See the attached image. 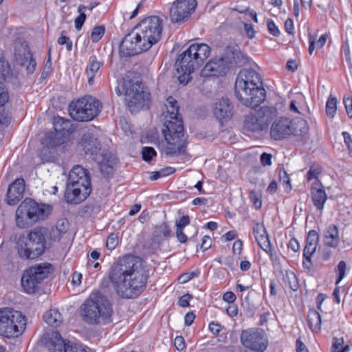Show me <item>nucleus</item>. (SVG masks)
Masks as SVG:
<instances>
[{
	"instance_id": "obj_2",
	"label": "nucleus",
	"mask_w": 352,
	"mask_h": 352,
	"mask_svg": "<svg viewBox=\"0 0 352 352\" xmlns=\"http://www.w3.org/2000/svg\"><path fill=\"white\" fill-rule=\"evenodd\" d=\"M135 32L126 34L120 45L123 56H131L148 50L162 37L163 20L157 16L142 19L135 28Z\"/></svg>"
},
{
	"instance_id": "obj_39",
	"label": "nucleus",
	"mask_w": 352,
	"mask_h": 352,
	"mask_svg": "<svg viewBox=\"0 0 352 352\" xmlns=\"http://www.w3.org/2000/svg\"><path fill=\"white\" fill-rule=\"evenodd\" d=\"M105 29L102 25L96 26L93 28L91 34V38L94 43L98 42L103 36Z\"/></svg>"
},
{
	"instance_id": "obj_27",
	"label": "nucleus",
	"mask_w": 352,
	"mask_h": 352,
	"mask_svg": "<svg viewBox=\"0 0 352 352\" xmlns=\"http://www.w3.org/2000/svg\"><path fill=\"white\" fill-rule=\"evenodd\" d=\"M253 234L261 248L267 253L271 252L269 236L264 226L256 223L253 228Z\"/></svg>"
},
{
	"instance_id": "obj_19",
	"label": "nucleus",
	"mask_w": 352,
	"mask_h": 352,
	"mask_svg": "<svg viewBox=\"0 0 352 352\" xmlns=\"http://www.w3.org/2000/svg\"><path fill=\"white\" fill-rule=\"evenodd\" d=\"M51 352H87L86 349L80 344L63 339L58 331H53L50 342L47 344Z\"/></svg>"
},
{
	"instance_id": "obj_62",
	"label": "nucleus",
	"mask_w": 352,
	"mask_h": 352,
	"mask_svg": "<svg viewBox=\"0 0 352 352\" xmlns=\"http://www.w3.org/2000/svg\"><path fill=\"white\" fill-rule=\"evenodd\" d=\"M285 31L289 34H293V30H294V24H293V21L292 19H287L285 22Z\"/></svg>"
},
{
	"instance_id": "obj_28",
	"label": "nucleus",
	"mask_w": 352,
	"mask_h": 352,
	"mask_svg": "<svg viewBox=\"0 0 352 352\" xmlns=\"http://www.w3.org/2000/svg\"><path fill=\"white\" fill-rule=\"evenodd\" d=\"M80 144L86 154L96 156L97 152L100 150V144L98 139L89 133L82 135Z\"/></svg>"
},
{
	"instance_id": "obj_3",
	"label": "nucleus",
	"mask_w": 352,
	"mask_h": 352,
	"mask_svg": "<svg viewBox=\"0 0 352 352\" xmlns=\"http://www.w3.org/2000/svg\"><path fill=\"white\" fill-rule=\"evenodd\" d=\"M166 101V120L162 129L164 141L158 142L157 147L167 156L179 155L184 153L187 145L184 135L183 122L179 116V107L175 98L170 96Z\"/></svg>"
},
{
	"instance_id": "obj_43",
	"label": "nucleus",
	"mask_w": 352,
	"mask_h": 352,
	"mask_svg": "<svg viewBox=\"0 0 352 352\" xmlns=\"http://www.w3.org/2000/svg\"><path fill=\"white\" fill-rule=\"evenodd\" d=\"M126 82H132V80L129 78H124L123 80L119 83L116 88L115 91L118 96L124 94L126 96V87H124Z\"/></svg>"
},
{
	"instance_id": "obj_29",
	"label": "nucleus",
	"mask_w": 352,
	"mask_h": 352,
	"mask_svg": "<svg viewBox=\"0 0 352 352\" xmlns=\"http://www.w3.org/2000/svg\"><path fill=\"white\" fill-rule=\"evenodd\" d=\"M244 130L247 133H260L265 131L259 119L256 117L254 113H250L245 117Z\"/></svg>"
},
{
	"instance_id": "obj_33",
	"label": "nucleus",
	"mask_w": 352,
	"mask_h": 352,
	"mask_svg": "<svg viewBox=\"0 0 352 352\" xmlns=\"http://www.w3.org/2000/svg\"><path fill=\"white\" fill-rule=\"evenodd\" d=\"M285 286H288L292 290L296 291L298 289V282L296 274L289 270L285 271L283 276Z\"/></svg>"
},
{
	"instance_id": "obj_44",
	"label": "nucleus",
	"mask_w": 352,
	"mask_h": 352,
	"mask_svg": "<svg viewBox=\"0 0 352 352\" xmlns=\"http://www.w3.org/2000/svg\"><path fill=\"white\" fill-rule=\"evenodd\" d=\"M197 276L198 273L194 272L184 273L179 276L178 278V281L179 283L184 284L192 279L195 276Z\"/></svg>"
},
{
	"instance_id": "obj_32",
	"label": "nucleus",
	"mask_w": 352,
	"mask_h": 352,
	"mask_svg": "<svg viewBox=\"0 0 352 352\" xmlns=\"http://www.w3.org/2000/svg\"><path fill=\"white\" fill-rule=\"evenodd\" d=\"M43 320L52 327H58L63 322V317L56 309H51L43 315Z\"/></svg>"
},
{
	"instance_id": "obj_1",
	"label": "nucleus",
	"mask_w": 352,
	"mask_h": 352,
	"mask_svg": "<svg viewBox=\"0 0 352 352\" xmlns=\"http://www.w3.org/2000/svg\"><path fill=\"white\" fill-rule=\"evenodd\" d=\"M109 278L120 297L132 299L144 291L148 275L140 257L126 255L111 266Z\"/></svg>"
},
{
	"instance_id": "obj_5",
	"label": "nucleus",
	"mask_w": 352,
	"mask_h": 352,
	"mask_svg": "<svg viewBox=\"0 0 352 352\" xmlns=\"http://www.w3.org/2000/svg\"><path fill=\"white\" fill-rule=\"evenodd\" d=\"M210 54V47L206 43H193L177 58L175 66L179 74L178 80L186 85L190 74L200 68Z\"/></svg>"
},
{
	"instance_id": "obj_64",
	"label": "nucleus",
	"mask_w": 352,
	"mask_h": 352,
	"mask_svg": "<svg viewBox=\"0 0 352 352\" xmlns=\"http://www.w3.org/2000/svg\"><path fill=\"white\" fill-rule=\"evenodd\" d=\"M195 318V315L192 312H188L186 314L184 318V322L186 326H190L193 322Z\"/></svg>"
},
{
	"instance_id": "obj_56",
	"label": "nucleus",
	"mask_w": 352,
	"mask_h": 352,
	"mask_svg": "<svg viewBox=\"0 0 352 352\" xmlns=\"http://www.w3.org/2000/svg\"><path fill=\"white\" fill-rule=\"evenodd\" d=\"M261 163L263 166H269L272 164V155L270 154L263 153L261 155Z\"/></svg>"
},
{
	"instance_id": "obj_38",
	"label": "nucleus",
	"mask_w": 352,
	"mask_h": 352,
	"mask_svg": "<svg viewBox=\"0 0 352 352\" xmlns=\"http://www.w3.org/2000/svg\"><path fill=\"white\" fill-rule=\"evenodd\" d=\"M279 180L280 182L285 186V190L286 192H289L292 190V185L290 184L289 175L283 168L280 169Z\"/></svg>"
},
{
	"instance_id": "obj_50",
	"label": "nucleus",
	"mask_w": 352,
	"mask_h": 352,
	"mask_svg": "<svg viewBox=\"0 0 352 352\" xmlns=\"http://www.w3.org/2000/svg\"><path fill=\"white\" fill-rule=\"evenodd\" d=\"M305 245L303 250L302 265L305 268H308L307 266V263L308 262V234L305 236Z\"/></svg>"
},
{
	"instance_id": "obj_6",
	"label": "nucleus",
	"mask_w": 352,
	"mask_h": 352,
	"mask_svg": "<svg viewBox=\"0 0 352 352\" xmlns=\"http://www.w3.org/2000/svg\"><path fill=\"white\" fill-rule=\"evenodd\" d=\"M91 192L89 171L80 165L70 170L67 179L65 197L67 202L78 204L85 201Z\"/></svg>"
},
{
	"instance_id": "obj_61",
	"label": "nucleus",
	"mask_w": 352,
	"mask_h": 352,
	"mask_svg": "<svg viewBox=\"0 0 352 352\" xmlns=\"http://www.w3.org/2000/svg\"><path fill=\"white\" fill-rule=\"evenodd\" d=\"M288 248L295 252L299 251L300 245L298 241L294 238L292 239L288 244Z\"/></svg>"
},
{
	"instance_id": "obj_55",
	"label": "nucleus",
	"mask_w": 352,
	"mask_h": 352,
	"mask_svg": "<svg viewBox=\"0 0 352 352\" xmlns=\"http://www.w3.org/2000/svg\"><path fill=\"white\" fill-rule=\"evenodd\" d=\"M191 298L192 296L190 294H185L179 298L178 303L181 307H186L189 306V300Z\"/></svg>"
},
{
	"instance_id": "obj_58",
	"label": "nucleus",
	"mask_w": 352,
	"mask_h": 352,
	"mask_svg": "<svg viewBox=\"0 0 352 352\" xmlns=\"http://www.w3.org/2000/svg\"><path fill=\"white\" fill-rule=\"evenodd\" d=\"M210 331L214 335H217L221 331V326L217 322H210L209 324Z\"/></svg>"
},
{
	"instance_id": "obj_60",
	"label": "nucleus",
	"mask_w": 352,
	"mask_h": 352,
	"mask_svg": "<svg viewBox=\"0 0 352 352\" xmlns=\"http://www.w3.org/2000/svg\"><path fill=\"white\" fill-rule=\"evenodd\" d=\"M227 314L230 317L236 316L238 314V308L236 305H230L226 309Z\"/></svg>"
},
{
	"instance_id": "obj_36",
	"label": "nucleus",
	"mask_w": 352,
	"mask_h": 352,
	"mask_svg": "<svg viewBox=\"0 0 352 352\" xmlns=\"http://www.w3.org/2000/svg\"><path fill=\"white\" fill-rule=\"evenodd\" d=\"M337 111V99L333 95H330L326 104V113L330 118H333Z\"/></svg>"
},
{
	"instance_id": "obj_25",
	"label": "nucleus",
	"mask_w": 352,
	"mask_h": 352,
	"mask_svg": "<svg viewBox=\"0 0 352 352\" xmlns=\"http://www.w3.org/2000/svg\"><path fill=\"white\" fill-rule=\"evenodd\" d=\"M10 69L8 63L0 55V107L8 102L9 95L3 81L10 75Z\"/></svg>"
},
{
	"instance_id": "obj_52",
	"label": "nucleus",
	"mask_w": 352,
	"mask_h": 352,
	"mask_svg": "<svg viewBox=\"0 0 352 352\" xmlns=\"http://www.w3.org/2000/svg\"><path fill=\"white\" fill-rule=\"evenodd\" d=\"M211 245H212V240H211L210 237L207 235L204 236L202 238V243L201 244V248L204 251H205V250H208L211 247Z\"/></svg>"
},
{
	"instance_id": "obj_31",
	"label": "nucleus",
	"mask_w": 352,
	"mask_h": 352,
	"mask_svg": "<svg viewBox=\"0 0 352 352\" xmlns=\"http://www.w3.org/2000/svg\"><path fill=\"white\" fill-rule=\"evenodd\" d=\"M102 65V63L98 60L95 56H91L89 58L86 69V74L88 77V82L89 85H92L94 83V78Z\"/></svg>"
},
{
	"instance_id": "obj_59",
	"label": "nucleus",
	"mask_w": 352,
	"mask_h": 352,
	"mask_svg": "<svg viewBox=\"0 0 352 352\" xmlns=\"http://www.w3.org/2000/svg\"><path fill=\"white\" fill-rule=\"evenodd\" d=\"M176 236L180 243H186L188 240L187 236L184 233V229H176Z\"/></svg>"
},
{
	"instance_id": "obj_57",
	"label": "nucleus",
	"mask_w": 352,
	"mask_h": 352,
	"mask_svg": "<svg viewBox=\"0 0 352 352\" xmlns=\"http://www.w3.org/2000/svg\"><path fill=\"white\" fill-rule=\"evenodd\" d=\"M223 300L229 303H233L236 300V296L232 292H227L223 295Z\"/></svg>"
},
{
	"instance_id": "obj_42",
	"label": "nucleus",
	"mask_w": 352,
	"mask_h": 352,
	"mask_svg": "<svg viewBox=\"0 0 352 352\" xmlns=\"http://www.w3.org/2000/svg\"><path fill=\"white\" fill-rule=\"evenodd\" d=\"M118 244V236L114 234H111L107 239V243H106L107 248L109 250H112L116 248V247L117 246Z\"/></svg>"
},
{
	"instance_id": "obj_10",
	"label": "nucleus",
	"mask_w": 352,
	"mask_h": 352,
	"mask_svg": "<svg viewBox=\"0 0 352 352\" xmlns=\"http://www.w3.org/2000/svg\"><path fill=\"white\" fill-rule=\"evenodd\" d=\"M307 132L305 120L299 118L290 120L281 117L272 124L270 135L274 140H282L292 135L302 136Z\"/></svg>"
},
{
	"instance_id": "obj_15",
	"label": "nucleus",
	"mask_w": 352,
	"mask_h": 352,
	"mask_svg": "<svg viewBox=\"0 0 352 352\" xmlns=\"http://www.w3.org/2000/svg\"><path fill=\"white\" fill-rule=\"evenodd\" d=\"M53 124L54 131L46 133L41 140L42 144L47 148H54L63 144L65 138L69 135L71 124L69 120L55 117Z\"/></svg>"
},
{
	"instance_id": "obj_37",
	"label": "nucleus",
	"mask_w": 352,
	"mask_h": 352,
	"mask_svg": "<svg viewBox=\"0 0 352 352\" xmlns=\"http://www.w3.org/2000/svg\"><path fill=\"white\" fill-rule=\"evenodd\" d=\"M319 241V235L315 230H309V262L310 257L316 252Z\"/></svg>"
},
{
	"instance_id": "obj_9",
	"label": "nucleus",
	"mask_w": 352,
	"mask_h": 352,
	"mask_svg": "<svg viewBox=\"0 0 352 352\" xmlns=\"http://www.w3.org/2000/svg\"><path fill=\"white\" fill-rule=\"evenodd\" d=\"M52 210L50 205L26 198L16 210V225L21 229L29 228L36 222L45 220L51 214Z\"/></svg>"
},
{
	"instance_id": "obj_14",
	"label": "nucleus",
	"mask_w": 352,
	"mask_h": 352,
	"mask_svg": "<svg viewBox=\"0 0 352 352\" xmlns=\"http://www.w3.org/2000/svg\"><path fill=\"white\" fill-rule=\"evenodd\" d=\"M3 329L1 336L7 338H17L25 329L26 320L20 311L4 308Z\"/></svg>"
},
{
	"instance_id": "obj_46",
	"label": "nucleus",
	"mask_w": 352,
	"mask_h": 352,
	"mask_svg": "<svg viewBox=\"0 0 352 352\" xmlns=\"http://www.w3.org/2000/svg\"><path fill=\"white\" fill-rule=\"evenodd\" d=\"M58 43L59 45H65L67 50L70 52L72 50V41L70 38L67 36L62 35L58 38Z\"/></svg>"
},
{
	"instance_id": "obj_18",
	"label": "nucleus",
	"mask_w": 352,
	"mask_h": 352,
	"mask_svg": "<svg viewBox=\"0 0 352 352\" xmlns=\"http://www.w3.org/2000/svg\"><path fill=\"white\" fill-rule=\"evenodd\" d=\"M196 0H176L170 8V19L173 23L185 21L197 7Z\"/></svg>"
},
{
	"instance_id": "obj_40",
	"label": "nucleus",
	"mask_w": 352,
	"mask_h": 352,
	"mask_svg": "<svg viewBox=\"0 0 352 352\" xmlns=\"http://www.w3.org/2000/svg\"><path fill=\"white\" fill-rule=\"evenodd\" d=\"M142 155L143 160L149 162L157 155V153L153 147L144 146L142 148Z\"/></svg>"
},
{
	"instance_id": "obj_23",
	"label": "nucleus",
	"mask_w": 352,
	"mask_h": 352,
	"mask_svg": "<svg viewBox=\"0 0 352 352\" xmlns=\"http://www.w3.org/2000/svg\"><path fill=\"white\" fill-rule=\"evenodd\" d=\"M24 191L25 180L23 178L16 179L8 187L7 204L15 206L22 199Z\"/></svg>"
},
{
	"instance_id": "obj_16",
	"label": "nucleus",
	"mask_w": 352,
	"mask_h": 352,
	"mask_svg": "<svg viewBox=\"0 0 352 352\" xmlns=\"http://www.w3.org/2000/svg\"><path fill=\"white\" fill-rule=\"evenodd\" d=\"M322 173V168L319 164H313L309 166V184L311 185V199L314 206L322 210L327 200V196L324 187L318 179Z\"/></svg>"
},
{
	"instance_id": "obj_45",
	"label": "nucleus",
	"mask_w": 352,
	"mask_h": 352,
	"mask_svg": "<svg viewBox=\"0 0 352 352\" xmlns=\"http://www.w3.org/2000/svg\"><path fill=\"white\" fill-rule=\"evenodd\" d=\"M267 26L269 32L274 36H278L280 34V31L278 27L275 25L272 19H267Z\"/></svg>"
},
{
	"instance_id": "obj_47",
	"label": "nucleus",
	"mask_w": 352,
	"mask_h": 352,
	"mask_svg": "<svg viewBox=\"0 0 352 352\" xmlns=\"http://www.w3.org/2000/svg\"><path fill=\"white\" fill-rule=\"evenodd\" d=\"M190 223V219L188 215L182 216L178 221H176V227L179 229H184Z\"/></svg>"
},
{
	"instance_id": "obj_30",
	"label": "nucleus",
	"mask_w": 352,
	"mask_h": 352,
	"mask_svg": "<svg viewBox=\"0 0 352 352\" xmlns=\"http://www.w3.org/2000/svg\"><path fill=\"white\" fill-rule=\"evenodd\" d=\"M324 241L325 245L329 247L335 248L338 246L340 238L337 226L335 225L329 226L324 234Z\"/></svg>"
},
{
	"instance_id": "obj_11",
	"label": "nucleus",
	"mask_w": 352,
	"mask_h": 352,
	"mask_svg": "<svg viewBox=\"0 0 352 352\" xmlns=\"http://www.w3.org/2000/svg\"><path fill=\"white\" fill-rule=\"evenodd\" d=\"M101 108L100 101L91 96H86L69 106L70 116L75 120L87 122L92 120L99 113Z\"/></svg>"
},
{
	"instance_id": "obj_13",
	"label": "nucleus",
	"mask_w": 352,
	"mask_h": 352,
	"mask_svg": "<svg viewBox=\"0 0 352 352\" xmlns=\"http://www.w3.org/2000/svg\"><path fill=\"white\" fill-rule=\"evenodd\" d=\"M124 87H126L125 100L131 113L148 106L150 94L143 90L141 82H126Z\"/></svg>"
},
{
	"instance_id": "obj_34",
	"label": "nucleus",
	"mask_w": 352,
	"mask_h": 352,
	"mask_svg": "<svg viewBox=\"0 0 352 352\" xmlns=\"http://www.w3.org/2000/svg\"><path fill=\"white\" fill-rule=\"evenodd\" d=\"M327 35L322 34L318 40L314 37L309 36V55L312 54L316 49H321L326 43Z\"/></svg>"
},
{
	"instance_id": "obj_8",
	"label": "nucleus",
	"mask_w": 352,
	"mask_h": 352,
	"mask_svg": "<svg viewBox=\"0 0 352 352\" xmlns=\"http://www.w3.org/2000/svg\"><path fill=\"white\" fill-rule=\"evenodd\" d=\"M47 230L37 227L27 235L20 236L16 243L19 257L23 260H33L41 256L46 248Z\"/></svg>"
},
{
	"instance_id": "obj_22",
	"label": "nucleus",
	"mask_w": 352,
	"mask_h": 352,
	"mask_svg": "<svg viewBox=\"0 0 352 352\" xmlns=\"http://www.w3.org/2000/svg\"><path fill=\"white\" fill-rule=\"evenodd\" d=\"M98 162L101 173L106 177H111L115 170L116 158L109 152H102L94 158Z\"/></svg>"
},
{
	"instance_id": "obj_53",
	"label": "nucleus",
	"mask_w": 352,
	"mask_h": 352,
	"mask_svg": "<svg viewBox=\"0 0 352 352\" xmlns=\"http://www.w3.org/2000/svg\"><path fill=\"white\" fill-rule=\"evenodd\" d=\"M343 343L344 341L342 338H334L332 345L333 352H337L339 351L342 348Z\"/></svg>"
},
{
	"instance_id": "obj_26",
	"label": "nucleus",
	"mask_w": 352,
	"mask_h": 352,
	"mask_svg": "<svg viewBox=\"0 0 352 352\" xmlns=\"http://www.w3.org/2000/svg\"><path fill=\"white\" fill-rule=\"evenodd\" d=\"M254 113L259 119L265 130H267L270 123L277 116L278 111L274 107L264 106L255 111Z\"/></svg>"
},
{
	"instance_id": "obj_4",
	"label": "nucleus",
	"mask_w": 352,
	"mask_h": 352,
	"mask_svg": "<svg viewBox=\"0 0 352 352\" xmlns=\"http://www.w3.org/2000/svg\"><path fill=\"white\" fill-rule=\"evenodd\" d=\"M234 91L237 99L245 107L256 108L264 102L266 91L261 76L252 69H243L237 75Z\"/></svg>"
},
{
	"instance_id": "obj_41",
	"label": "nucleus",
	"mask_w": 352,
	"mask_h": 352,
	"mask_svg": "<svg viewBox=\"0 0 352 352\" xmlns=\"http://www.w3.org/2000/svg\"><path fill=\"white\" fill-rule=\"evenodd\" d=\"M346 270V264L344 261L339 262L338 265V277L336 280V285H338L344 277Z\"/></svg>"
},
{
	"instance_id": "obj_35",
	"label": "nucleus",
	"mask_w": 352,
	"mask_h": 352,
	"mask_svg": "<svg viewBox=\"0 0 352 352\" xmlns=\"http://www.w3.org/2000/svg\"><path fill=\"white\" fill-rule=\"evenodd\" d=\"M321 318L320 314L315 310L311 311V318H309V328L314 332H318L320 330Z\"/></svg>"
},
{
	"instance_id": "obj_24",
	"label": "nucleus",
	"mask_w": 352,
	"mask_h": 352,
	"mask_svg": "<svg viewBox=\"0 0 352 352\" xmlns=\"http://www.w3.org/2000/svg\"><path fill=\"white\" fill-rule=\"evenodd\" d=\"M233 106L228 98L219 99L214 105L213 113L221 124L229 120L232 116Z\"/></svg>"
},
{
	"instance_id": "obj_49",
	"label": "nucleus",
	"mask_w": 352,
	"mask_h": 352,
	"mask_svg": "<svg viewBox=\"0 0 352 352\" xmlns=\"http://www.w3.org/2000/svg\"><path fill=\"white\" fill-rule=\"evenodd\" d=\"M174 345L178 351H182L185 346V340L182 336H177L174 340Z\"/></svg>"
},
{
	"instance_id": "obj_21",
	"label": "nucleus",
	"mask_w": 352,
	"mask_h": 352,
	"mask_svg": "<svg viewBox=\"0 0 352 352\" xmlns=\"http://www.w3.org/2000/svg\"><path fill=\"white\" fill-rule=\"evenodd\" d=\"M227 67L223 58H214L210 60L201 70V76L211 77L219 76L226 73Z\"/></svg>"
},
{
	"instance_id": "obj_63",
	"label": "nucleus",
	"mask_w": 352,
	"mask_h": 352,
	"mask_svg": "<svg viewBox=\"0 0 352 352\" xmlns=\"http://www.w3.org/2000/svg\"><path fill=\"white\" fill-rule=\"evenodd\" d=\"M159 171L163 177L173 174L175 171V169L173 167L168 166L160 169Z\"/></svg>"
},
{
	"instance_id": "obj_7",
	"label": "nucleus",
	"mask_w": 352,
	"mask_h": 352,
	"mask_svg": "<svg viewBox=\"0 0 352 352\" xmlns=\"http://www.w3.org/2000/svg\"><path fill=\"white\" fill-rule=\"evenodd\" d=\"M83 320L88 324H107L111 321L112 307L99 292H92L80 307Z\"/></svg>"
},
{
	"instance_id": "obj_54",
	"label": "nucleus",
	"mask_w": 352,
	"mask_h": 352,
	"mask_svg": "<svg viewBox=\"0 0 352 352\" xmlns=\"http://www.w3.org/2000/svg\"><path fill=\"white\" fill-rule=\"evenodd\" d=\"M342 136L344 138V143L347 145L348 148L350 151V154H352V139L350 134L348 132H343Z\"/></svg>"
},
{
	"instance_id": "obj_51",
	"label": "nucleus",
	"mask_w": 352,
	"mask_h": 352,
	"mask_svg": "<svg viewBox=\"0 0 352 352\" xmlns=\"http://www.w3.org/2000/svg\"><path fill=\"white\" fill-rule=\"evenodd\" d=\"M86 19V14L85 13H81L80 15L76 18L75 19V27L77 30H80L83 23Z\"/></svg>"
},
{
	"instance_id": "obj_17",
	"label": "nucleus",
	"mask_w": 352,
	"mask_h": 352,
	"mask_svg": "<svg viewBox=\"0 0 352 352\" xmlns=\"http://www.w3.org/2000/svg\"><path fill=\"white\" fill-rule=\"evenodd\" d=\"M241 344L254 352H263L268 346V339L261 329L250 328L243 330L240 336Z\"/></svg>"
},
{
	"instance_id": "obj_48",
	"label": "nucleus",
	"mask_w": 352,
	"mask_h": 352,
	"mask_svg": "<svg viewBox=\"0 0 352 352\" xmlns=\"http://www.w3.org/2000/svg\"><path fill=\"white\" fill-rule=\"evenodd\" d=\"M344 104L346 111V113L349 118H352V98H344Z\"/></svg>"
},
{
	"instance_id": "obj_12",
	"label": "nucleus",
	"mask_w": 352,
	"mask_h": 352,
	"mask_svg": "<svg viewBox=\"0 0 352 352\" xmlns=\"http://www.w3.org/2000/svg\"><path fill=\"white\" fill-rule=\"evenodd\" d=\"M52 270L49 263L36 264L26 270L21 278V285L27 294H34L38 285L47 277Z\"/></svg>"
},
{
	"instance_id": "obj_20",
	"label": "nucleus",
	"mask_w": 352,
	"mask_h": 352,
	"mask_svg": "<svg viewBox=\"0 0 352 352\" xmlns=\"http://www.w3.org/2000/svg\"><path fill=\"white\" fill-rule=\"evenodd\" d=\"M14 57L19 64L26 67L28 74L34 73L36 63L26 42H23L15 47Z\"/></svg>"
}]
</instances>
